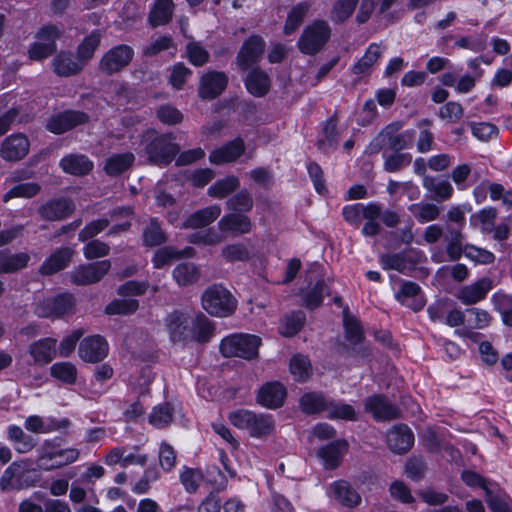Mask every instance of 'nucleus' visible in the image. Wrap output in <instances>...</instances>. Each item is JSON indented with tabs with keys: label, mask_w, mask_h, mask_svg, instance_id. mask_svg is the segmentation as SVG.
I'll list each match as a JSON object with an SVG mask.
<instances>
[{
	"label": "nucleus",
	"mask_w": 512,
	"mask_h": 512,
	"mask_svg": "<svg viewBox=\"0 0 512 512\" xmlns=\"http://www.w3.org/2000/svg\"><path fill=\"white\" fill-rule=\"evenodd\" d=\"M239 186V179L235 176H227L216 181L208 188V195L213 198L222 199L233 192Z\"/></svg>",
	"instance_id": "nucleus-56"
},
{
	"label": "nucleus",
	"mask_w": 512,
	"mask_h": 512,
	"mask_svg": "<svg viewBox=\"0 0 512 512\" xmlns=\"http://www.w3.org/2000/svg\"><path fill=\"white\" fill-rule=\"evenodd\" d=\"M228 78L225 73L209 71L204 74L200 81L199 96L202 99H214L226 88Z\"/></svg>",
	"instance_id": "nucleus-19"
},
{
	"label": "nucleus",
	"mask_w": 512,
	"mask_h": 512,
	"mask_svg": "<svg viewBox=\"0 0 512 512\" xmlns=\"http://www.w3.org/2000/svg\"><path fill=\"white\" fill-rule=\"evenodd\" d=\"M286 397V389L279 382H268L258 391L257 402L266 408L281 407Z\"/></svg>",
	"instance_id": "nucleus-20"
},
{
	"label": "nucleus",
	"mask_w": 512,
	"mask_h": 512,
	"mask_svg": "<svg viewBox=\"0 0 512 512\" xmlns=\"http://www.w3.org/2000/svg\"><path fill=\"white\" fill-rule=\"evenodd\" d=\"M493 287L494 282L490 277H482L469 285L462 286L455 296L462 304L470 306L486 299Z\"/></svg>",
	"instance_id": "nucleus-11"
},
{
	"label": "nucleus",
	"mask_w": 512,
	"mask_h": 512,
	"mask_svg": "<svg viewBox=\"0 0 512 512\" xmlns=\"http://www.w3.org/2000/svg\"><path fill=\"white\" fill-rule=\"evenodd\" d=\"M74 250L70 247H62L55 250L41 265L40 273L52 275L65 269L71 262Z\"/></svg>",
	"instance_id": "nucleus-28"
},
{
	"label": "nucleus",
	"mask_w": 512,
	"mask_h": 512,
	"mask_svg": "<svg viewBox=\"0 0 512 512\" xmlns=\"http://www.w3.org/2000/svg\"><path fill=\"white\" fill-rule=\"evenodd\" d=\"M68 424L69 421L67 419L56 420L51 417L43 418L38 415H31L26 418L24 422V427L26 430L33 433L47 434L53 431L66 428Z\"/></svg>",
	"instance_id": "nucleus-31"
},
{
	"label": "nucleus",
	"mask_w": 512,
	"mask_h": 512,
	"mask_svg": "<svg viewBox=\"0 0 512 512\" xmlns=\"http://www.w3.org/2000/svg\"><path fill=\"white\" fill-rule=\"evenodd\" d=\"M365 410L376 420H392L399 416V410L386 398L374 395L365 400Z\"/></svg>",
	"instance_id": "nucleus-22"
},
{
	"label": "nucleus",
	"mask_w": 512,
	"mask_h": 512,
	"mask_svg": "<svg viewBox=\"0 0 512 512\" xmlns=\"http://www.w3.org/2000/svg\"><path fill=\"white\" fill-rule=\"evenodd\" d=\"M30 256L21 252L11 254L7 250L0 251V274L13 273L27 266Z\"/></svg>",
	"instance_id": "nucleus-40"
},
{
	"label": "nucleus",
	"mask_w": 512,
	"mask_h": 512,
	"mask_svg": "<svg viewBox=\"0 0 512 512\" xmlns=\"http://www.w3.org/2000/svg\"><path fill=\"white\" fill-rule=\"evenodd\" d=\"M290 372L295 380L304 382L311 375V363L307 357L295 355L290 361Z\"/></svg>",
	"instance_id": "nucleus-62"
},
{
	"label": "nucleus",
	"mask_w": 512,
	"mask_h": 512,
	"mask_svg": "<svg viewBox=\"0 0 512 512\" xmlns=\"http://www.w3.org/2000/svg\"><path fill=\"white\" fill-rule=\"evenodd\" d=\"M347 447L346 441L337 440L320 448L317 456L325 469L333 470L340 465Z\"/></svg>",
	"instance_id": "nucleus-23"
},
{
	"label": "nucleus",
	"mask_w": 512,
	"mask_h": 512,
	"mask_svg": "<svg viewBox=\"0 0 512 512\" xmlns=\"http://www.w3.org/2000/svg\"><path fill=\"white\" fill-rule=\"evenodd\" d=\"M51 375L67 384H73L76 381L77 370L70 362H58L51 366Z\"/></svg>",
	"instance_id": "nucleus-63"
},
{
	"label": "nucleus",
	"mask_w": 512,
	"mask_h": 512,
	"mask_svg": "<svg viewBox=\"0 0 512 512\" xmlns=\"http://www.w3.org/2000/svg\"><path fill=\"white\" fill-rule=\"evenodd\" d=\"M57 27L48 25L40 29L37 34L38 41L31 45L29 57L31 60H42L56 50V40L60 37Z\"/></svg>",
	"instance_id": "nucleus-10"
},
{
	"label": "nucleus",
	"mask_w": 512,
	"mask_h": 512,
	"mask_svg": "<svg viewBox=\"0 0 512 512\" xmlns=\"http://www.w3.org/2000/svg\"><path fill=\"white\" fill-rule=\"evenodd\" d=\"M204 481L199 469L184 467L180 473V482L188 493H195Z\"/></svg>",
	"instance_id": "nucleus-59"
},
{
	"label": "nucleus",
	"mask_w": 512,
	"mask_h": 512,
	"mask_svg": "<svg viewBox=\"0 0 512 512\" xmlns=\"http://www.w3.org/2000/svg\"><path fill=\"white\" fill-rule=\"evenodd\" d=\"M331 37V28L324 20H315L306 26L298 39V49L306 55L320 52Z\"/></svg>",
	"instance_id": "nucleus-6"
},
{
	"label": "nucleus",
	"mask_w": 512,
	"mask_h": 512,
	"mask_svg": "<svg viewBox=\"0 0 512 512\" xmlns=\"http://www.w3.org/2000/svg\"><path fill=\"white\" fill-rule=\"evenodd\" d=\"M497 211L495 208L488 207L471 215L470 224L479 228L483 233H490L494 229Z\"/></svg>",
	"instance_id": "nucleus-48"
},
{
	"label": "nucleus",
	"mask_w": 512,
	"mask_h": 512,
	"mask_svg": "<svg viewBox=\"0 0 512 512\" xmlns=\"http://www.w3.org/2000/svg\"><path fill=\"white\" fill-rule=\"evenodd\" d=\"M75 210L73 201L67 198L52 199L39 207V215L47 221H60L69 217Z\"/></svg>",
	"instance_id": "nucleus-17"
},
{
	"label": "nucleus",
	"mask_w": 512,
	"mask_h": 512,
	"mask_svg": "<svg viewBox=\"0 0 512 512\" xmlns=\"http://www.w3.org/2000/svg\"><path fill=\"white\" fill-rule=\"evenodd\" d=\"M194 254V249L192 247H186L183 250H176L173 247L167 246L161 249H158L152 259L154 267L157 269L163 268L165 265L170 264L173 260L179 259L182 257H191Z\"/></svg>",
	"instance_id": "nucleus-41"
},
{
	"label": "nucleus",
	"mask_w": 512,
	"mask_h": 512,
	"mask_svg": "<svg viewBox=\"0 0 512 512\" xmlns=\"http://www.w3.org/2000/svg\"><path fill=\"white\" fill-rule=\"evenodd\" d=\"M7 436L18 453H28L36 446L35 439L24 433L22 428L17 425L8 426Z\"/></svg>",
	"instance_id": "nucleus-42"
},
{
	"label": "nucleus",
	"mask_w": 512,
	"mask_h": 512,
	"mask_svg": "<svg viewBox=\"0 0 512 512\" xmlns=\"http://www.w3.org/2000/svg\"><path fill=\"white\" fill-rule=\"evenodd\" d=\"M109 351L107 341L99 335L85 338L79 346L78 353L86 362L95 363L103 360Z\"/></svg>",
	"instance_id": "nucleus-16"
},
{
	"label": "nucleus",
	"mask_w": 512,
	"mask_h": 512,
	"mask_svg": "<svg viewBox=\"0 0 512 512\" xmlns=\"http://www.w3.org/2000/svg\"><path fill=\"white\" fill-rule=\"evenodd\" d=\"M329 495L346 507H355L361 503V496L345 480H337L329 486Z\"/></svg>",
	"instance_id": "nucleus-27"
},
{
	"label": "nucleus",
	"mask_w": 512,
	"mask_h": 512,
	"mask_svg": "<svg viewBox=\"0 0 512 512\" xmlns=\"http://www.w3.org/2000/svg\"><path fill=\"white\" fill-rule=\"evenodd\" d=\"M141 145L149 161L158 165L170 163L179 152L171 134H158L155 130L143 134Z\"/></svg>",
	"instance_id": "nucleus-1"
},
{
	"label": "nucleus",
	"mask_w": 512,
	"mask_h": 512,
	"mask_svg": "<svg viewBox=\"0 0 512 512\" xmlns=\"http://www.w3.org/2000/svg\"><path fill=\"white\" fill-rule=\"evenodd\" d=\"M218 229L223 233L243 235L251 231L252 223L249 217L242 213H228L219 220Z\"/></svg>",
	"instance_id": "nucleus-26"
},
{
	"label": "nucleus",
	"mask_w": 512,
	"mask_h": 512,
	"mask_svg": "<svg viewBox=\"0 0 512 512\" xmlns=\"http://www.w3.org/2000/svg\"><path fill=\"white\" fill-rule=\"evenodd\" d=\"M30 461L26 459L12 462L0 477V489L8 491L13 488L14 479L21 478L24 473L29 471Z\"/></svg>",
	"instance_id": "nucleus-38"
},
{
	"label": "nucleus",
	"mask_w": 512,
	"mask_h": 512,
	"mask_svg": "<svg viewBox=\"0 0 512 512\" xmlns=\"http://www.w3.org/2000/svg\"><path fill=\"white\" fill-rule=\"evenodd\" d=\"M464 256L481 265L491 264L495 261V255L491 251L470 244L464 246Z\"/></svg>",
	"instance_id": "nucleus-64"
},
{
	"label": "nucleus",
	"mask_w": 512,
	"mask_h": 512,
	"mask_svg": "<svg viewBox=\"0 0 512 512\" xmlns=\"http://www.w3.org/2000/svg\"><path fill=\"white\" fill-rule=\"evenodd\" d=\"M133 55L134 51L130 46H115L102 56L99 69L108 75L117 73L131 62Z\"/></svg>",
	"instance_id": "nucleus-9"
},
{
	"label": "nucleus",
	"mask_w": 512,
	"mask_h": 512,
	"mask_svg": "<svg viewBox=\"0 0 512 512\" xmlns=\"http://www.w3.org/2000/svg\"><path fill=\"white\" fill-rule=\"evenodd\" d=\"M229 420L235 427L247 430L255 438L270 435L275 429V420L271 414L254 413L249 410H236L229 414Z\"/></svg>",
	"instance_id": "nucleus-4"
},
{
	"label": "nucleus",
	"mask_w": 512,
	"mask_h": 512,
	"mask_svg": "<svg viewBox=\"0 0 512 512\" xmlns=\"http://www.w3.org/2000/svg\"><path fill=\"white\" fill-rule=\"evenodd\" d=\"M383 49L377 43H372L367 48L364 56L358 60L352 67V71L356 75H365L370 73L373 65L382 56Z\"/></svg>",
	"instance_id": "nucleus-43"
},
{
	"label": "nucleus",
	"mask_w": 512,
	"mask_h": 512,
	"mask_svg": "<svg viewBox=\"0 0 512 512\" xmlns=\"http://www.w3.org/2000/svg\"><path fill=\"white\" fill-rule=\"evenodd\" d=\"M173 0H156L149 12V23L152 27L167 24L173 15Z\"/></svg>",
	"instance_id": "nucleus-37"
},
{
	"label": "nucleus",
	"mask_w": 512,
	"mask_h": 512,
	"mask_svg": "<svg viewBox=\"0 0 512 512\" xmlns=\"http://www.w3.org/2000/svg\"><path fill=\"white\" fill-rule=\"evenodd\" d=\"M237 303L232 293L219 284L209 286L201 296L202 308L215 317H229L236 310Z\"/></svg>",
	"instance_id": "nucleus-3"
},
{
	"label": "nucleus",
	"mask_w": 512,
	"mask_h": 512,
	"mask_svg": "<svg viewBox=\"0 0 512 512\" xmlns=\"http://www.w3.org/2000/svg\"><path fill=\"white\" fill-rule=\"evenodd\" d=\"M29 150V139L22 133H15L6 137L1 143L0 156L5 161L16 162L25 158Z\"/></svg>",
	"instance_id": "nucleus-13"
},
{
	"label": "nucleus",
	"mask_w": 512,
	"mask_h": 512,
	"mask_svg": "<svg viewBox=\"0 0 512 512\" xmlns=\"http://www.w3.org/2000/svg\"><path fill=\"white\" fill-rule=\"evenodd\" d=\"M401 128L400 122H393L385 126L379 135L371 141L366 149L367 153H378L384 144H387L389 149L395 152L411 148L416 139V131L410 129L400 132Z\"/></svg>",
	"instance_id": "nucleus-2"
},
{
	"label": "nucleus",
	"mask_w": 512,
	"mask_h": 512,
	"mask_svg": "<svg viewBox=\"0 0 512 512\" xmlns=\"http://www.w3.org/2000/svg\"><path fill=\"white\" fill-rule=\"evenodd\" d=\"M325 412L330 419L356 420V411L353 406L343 402L329 400Z\"/></svg>",
	"instance_id": "nucleus-57"
},
{
	"label": "nucleus",
	"mask_w": 512,
	"mask_h": 512,
	"mask_svg": "<svg viewBox=\"0 0 512 512\" xmlns=\"http://www.w3.org/2000/svg\"><path fill=\"white\" fill-rule=\"evenodd\" d=\"M494 308L501 314L504 324L512 326V296L496 292L491 297Z\"/></svg>",
	"instance_id": "nucleus-53"
},
{
	"label": "nucleus",
	"mask_w": 512,
	"mask_h": 512,
	"mask_svg": "<svg viewBox=\"0 0 512 512\" xmlns=\"http://www.w3.org/2000/svg\"><path fill=\"white\" fill-rule=\"evenodd\" d=\"M359 0H338L333 5L330 19L334 23H343L353 14Z\"/></svg>",
	"instance_id": "nucleus-60"
},
{
	"label": "nucleus",
	"mask_w": 512,
	"mask_h": 512,
	"mask_svg": "<svg viewBox=\"0 0 512 512\" xmlns=\"http://www.w3.org/2000/svg\"><path fill=\"white\" fill-rule=\"evenodd\" d=\"M379 262L384 270H396L400 273H404L411 266L406 252L382 254Z\"/></svg>",
	"instance_id": "nucleus-49"
},
{
	"label": "nucleus",
	"mask_w": 512,
	"mask_h": 512,
	"mask_svg": "<svg viewBox=\"0 0 512 512\" xmlns=\"http://www.w3.org/2000/svg\"><path fill=\"white\" fill-rule=\"evenodd\" d=\"M87 121L88 116L83 112L65 111L52 116L46 127L54 134H61Z\"/></svg>",
	"instance_id": "nucleus-18"
},
{
	"label": "nucleus",
	"mask_w": 512,
	"mask_h": 512,
	"mask_svg": "<svg viewBox=\"0 0 512 512\" xmlns=\"http://www.w3.org/2000/svg\"><path fill=\"white\" fill-rule=\"evenodd\" d=\"M304 323L305 314L302 311L293 312L283 319L280 333L285 337H292L301 330Z\"/></svg>",
	"instance_id": "nucleus-58"
},
{
	"label": "nucleus",
	"mask_w": 512,
	"mask_h": 512,
	"mask_svg": "<svg viewBox=\"0 0 512 512\" xmlns=\"http://www.w3.org/2000/svg\"><path fill=\"white\" fill-rule=\"evenodd\" d=\"M191 320L189 339L200 343L208 342L213 336L211 321L203 313L192 315Z\"/></svg>",
	"instance_id": "nucleus-35"
},
{
	"label": "nucleus",
	"mask_w": 512,
	"mask_h": 512,
	"mask_svg": "<svg viewBox=\"0 0 512 512\" xmlns=\"http://www.w3.org/2000/svg\"><path fill=\"white\" fill-rule=\"evenodd\" d=\"M395 296L400 303L414 311L421 310L425 305L420 286L412 281H404Z\"/></svg>",
	"instance_id": "nucleus-25"
},
{
	"label": "nucleus",
	"mask_w": 512,
	"mask_h": 512,
	"mask_svg": "<svg viewBox=\"0 0 512 512\" xmlns=\"http://www.w3.org/2000/svg\"><path fill=\"white\" fill-rule=\"evenodd\" d=\"M60 167L65 173L74 176H83L93 169V162L85 155L69 154L63 157L59 162Z\"/></svg>",
	"instance_id": "nucleus-33"
},
{
	"label": "nucleus",
	"mask_w": 512,
	"mask_h": 512,
	"mask_svg": "<svg viewBox=\"0 0 512 512\" xmlns=\"http://www.w3.org/2000/svg\"><path fill=\"white\" fill-rule=\"evenodd\" d=\"M221 214V207L219 205H212L200 209L190 214L181 227L186 229H197L210 225L213 223Z\"/></svg>",
	"instance_id": "nucleus-32"
},
{
	"label": "nucleus",
	"mask_w": 512,
	"mask_h": 512,
	"mask_svg": "<svg viewBox=\"0 0 512 512\" xmlns=\"http://www.w3.org/2000/svg\"><path fill=\"white\" fill-rule=\"evenodd\" d=\"M309 9L310 4L308 2H301L294 6L288 13L283 29L284 34L290 35L294 33L302 24L303 19L307 15Z\"/></svg>",
	"instance_id": "nucleus-50"
},
{
	"label": "nucleus",
	"mask_w": 512,
	"mask_h": 512,
	"mask_svg": "<svg viewBox=\"0 0 512 512\" xmlns=\"http://www.w3.org/2000/svg\"><path fill=\"white\" fill-rule=\"evenodd\" d=\"M480 78L481 73L478 72L477 74H464L459 77H456L452 72H447L442 74L439 80L444 86L454 88L456 93L467 94L475 88Z\"/></svg>",
	"instance_id": "nucleus-30"
},
{
	"label": "nucleus",
	"mask_w": 512,
	"mask_h": 512,
	"mask_svg": "<svg viewBox=\"0 0 512 512\" xmlns=\"http://www.w3.org/2000/svg\"><path fill=\"white\" fill-rule=\"evenodd\" d=\"M261 339L250 334H232L225 337L220 344V351L225 357L251 359L258 355Z\"/></svg>",
	"instance_id": "nucleus-7"
},
{
	"label": "nucleus",
	"mask_w": 512,
	"mask_h": 512,
	"mask_svg": "<svg viewBox=\"0 0 512 512\" xmlns=\"http://www.w3.org/2000/svg\"><path fill=\"white\" fill-rule=\"evenodd\" d=\"M192 314L184 311H173L165 319V328L171 341L184 342L189 340Z\"/></svg>",
	"instance_id": "nucleus-12"
},
{
	"label": "nucleus",
	"mask_w": 512,
	"mask_h": 512,
	"mask_svg": "<svg viewBox=\"0 0 512 512\" xmlns=\"http://www.w3.org/2000/svg\"><path fill=\"white\" fill-rule=\"evenodd\" d=\"M245 150L244 141L236 138L220 148L213 150L209 155L212 164L220 165L224 163L234 162Z\"/></svg>",
	"instance_id": "nucleus-24"
},
{
	"label": "nucleus",
	"mask_w": 512,
	"mask_h": 512,
	"mask_svg": "<svg viewBox=\"0 0 512 512\" xmlns=\"http://www.w3.org/2000/svg\"><path fill=\"white\" fill-rule=\"evenodd\" d=\"M328 401L321 393H305L300 399V406L307 414H316L326 411Z\"/></svg>",
	"instance_id": "nucleus-51"
},
{
	"label": "nucleus",
	"mask_w": 512,
	"mask_h": 512,
	"mask_svg": "<svg viewBox=\"0 0 512 512\" xmlns=\"http://www.w3.org/2000/svg\"><path fill=\"white\" fill-rule=\"evenodd\" d=\"M408 210L417 219L419 223L432 222L438 219L440 215V208L432 203H415L408 207Z\"/></svg>",
	"instance_id": "nucleus-47"
},
{
	"label": "nucleus",
	"mask_w": 512,
	"mask_h": 512,
	"mask_svg": "<svg viewBox=\"0 0 512 512\" xmlns=\"http://www.w3.org/2000/svg\"><path fill=\"white\" fill-rule=\"evenodd\" d=\"M52 65L57 75L65 77L79 73L84 67V64L79 59L75 61L71 54L65 52L56 55Z\"/></svg>",
	"instance_id": "nucleus-36"
},
{
	"label": "nucleus",
	"mask_w": 512,
	"mask_h": 512,
	"mask_svg": "<svg viewBox=\"0 0 512 512\" xmlns=\"http://www.w3.org/2000/svg\"><path fill=\"white\" fill-rule=\"evenodd\" d=\"M173 277L179 285L187 286L198 280L199 270L193 263H182L173 270Z\"/></svg>",
	"instance_id": "nucleus-54"
},
{
	"label": "nucleus",
	"mask_w": 512,
	"mask_h": 512,
	"mask_svg": "<svg viewBox=\"0 0 512 512\" xmlns=\"http://www.w3.org/2000/svg\"><path fill=\"white\" fill-rule=\"evenodd\" d=\"M110 268V260L82 264L70 272V280L78 286L94 284L99 282L109 272Z\"/></svg>",
	"instance_id": "nucleus-8"
},
{
	"label": "nucleus",
	"mask_w": 512,
	"mask_h": 512,
	"mask_svg": "<svg viewBox=\"0 0 512 512\" xmlns=\"http://www.w3.org/2000/svg\"><path fill=\"white\" fill-rule=\"evenodd\" d=\"M57 340L54 338H42L29 345L28 352L35 364L46 365L56 355Z\"/></svg>",
	"instance_id": "nucleus-29"
},
{
	"label": "nucleus",
	"mask_w": 512,
	"mask_h": 512,
	"mask_svg": "<svg viewBox=\"0 0 512 512\" xmlns=\"http://www.w3.org/2000/svg\"><path fill=\"white\" fill-rule=\"evenodd\" d=\"M41 191V186L36 182L19 183L9 189L3 195V201L8 202L13 198H33Z\"/></svg>",
	"instance_id": "nucleus-52"
},
{
	"label": "nucleus",
	"mask_w": 512,
	"mask_h": 512,
	"mask_svg": "<svg viewBox=\"0 0 512 512\" xmlns=\"http://www.w3.org/2000/svg\"><path fill=\"white\" fill-rule=\"evenodd\" d=\"M387 444L394 453H406L414 444V435L406 425L394 426L387 433Z\"/></svg>",
	"instance_id": "nucleus-21"
},
{
	"label": "nucleus",
	"mask_w": 512,
	"mask_h": 512,
	"mask_svg": "<svg viewBox=\"0 0 512 512\" xmlns=\"http://www.w3.org/2000/svg\"><path fill=\"white\" fill-rule=\"evenodd\" d=\"M173 419V408L169 403L155 406L149 415V423L156 428L168 426Z\"/></svg>",
	"instance_id": "nucleus-55"
},
{
	"label": "nucleus",
	"mask_w": 512,
	"mask_h": 512,
	"mask_svg": "<svg viewBox=\"0 0 512 512\" xmlns=\"http://www.w3.org/2000/svg\"><path fill=\"white\" fill-rule=\"evenodd\" d=\"M74 297L69 293H62L53 298L40 302L36 307V314L40 317H60L68 313L74 305Z\"/></svg>",
	"instance_id": "nucleus-14"
},
{
	"label": "nucleus",
	"mask_w": 512,
	"mask_h": 512,
	"mask_svg": "<svg viewBox=\"0 0 512 512\" xmlns=\"http://www.w3.org/2000/svg\"><path fill=\"white\" fill-rule=\"evenodd\" d=\"M464 236L459 229H450L448 235V244L446 246V252L449 260L456 261L464 255L463 246Z\"/></svg>",
	"instance_id": "nucleus-61"
},
{
	"label": "nucleus",
	"mask_w": 512,
	"mask_h": 512,
	"mask_svg": "<svg viewBox=\"0 0 512 512\" xmlns=\"http://www.w3.org/2000/svg\"><path fill=\"white\" fill-rule=\"evenodd\" d=\"M265 48V41L262 37L253 35L249 37L242 45L237 55V65L242 70H247L257 63L261 58Z\"/></svg>",
	"instance_id": "nucleus-15"
},
{
	"label": "nucleus",
	"mask_w": 512,
	"mask_h": 512,
	"mask_svg": "<svg viewBox=\"0 0 512 512\" xmlns=\"http://www.w3.org/2000/svg\"><path fill=\"white\" fill-rule=\"evenodd\" d=\"M247 90L256 97L265 95L270 87L268 75L259 69L252 70L245 79Z\"/></svg>",
	"instance_id": "nucleus-45"
},
{
	"label": "nucleus",
	"mask_w": 512,
	"mask_h": 512,
	"mask_svg": "<svg viewBox=\"0 0 512 512\" xmlns=\"http://www.w3.org/2000/svg\"><path fill=\"white\" fill-rule=\"evenodd\" d=\"M338 142L336 121L331 118L325 122L323 130L318 136L317 146L322 152L328 153L336 149Z\"/></svg>",
	"instance_id": "nucleus-44"
},
{
	"label": "nucleus",
	"mask_w": 512,
	"mask_h": 512,
	"mask_svg": "<svg viewBox=\"0 0 512 512\" xmlns=\"http://www.w3.org/2000/svg\"><path fill=\"white\" fill-rule=\"evenodd\" d=\"M381 205L378 203L370 202L365 205L363 220L365 224L362 228L364 236H376L379 234L381 226Z\"/></svg>",
	"instance_id": "nucleus-39"
},
{
	"label": "nucleus",
	"mask_w": 512,
	"mask_h": 512,
	"mask_svg": "<svg viewBox=\"0 0 512 512\" xmlns=\"http://www.w3.org/2000/svg\"><path fill=\"white\" fill-rule=\"evenodd\" d=\"M76 448H61L55 441H45L39 449L38 464L44 470H53L72 464L79 458Z\"/></svg>",
	"instance_id": "nucleus-5"
},
{
	"label": "nucleus",
	"mask_w": 512,
	"mask_h": 512,
	"mask_svg": "<svg viewBox=\"0 0 512 512\" xmlns=\"http://www.w3.org/2000/svg\"><path fill=\"white\" fill-rule=\"evenodd\" d=\"M135 156L131 152L114 153L104 164V171L109 176H118L126 172L134 163Z\"/></svg>",
	"instance_id": "nucleus-34"
},
{
	"label": "nucleus",
	"mask_w": 512,
	"mask_h": 512,
	"mask_svg": "<svg viewBox=\"0 0 512 512\" xmlns=\"http://www.w3.org/2000/svg\"><path fill=\"white\" fill-rule=\"evenodd\" d=\"M101 38V32L99 30H94L87 35L78 46L77 59H79L84 65L93 57L94 52L100 45Z\"/></svg>",
	"instance_id": "nucleus-46"
}]
</instances>
